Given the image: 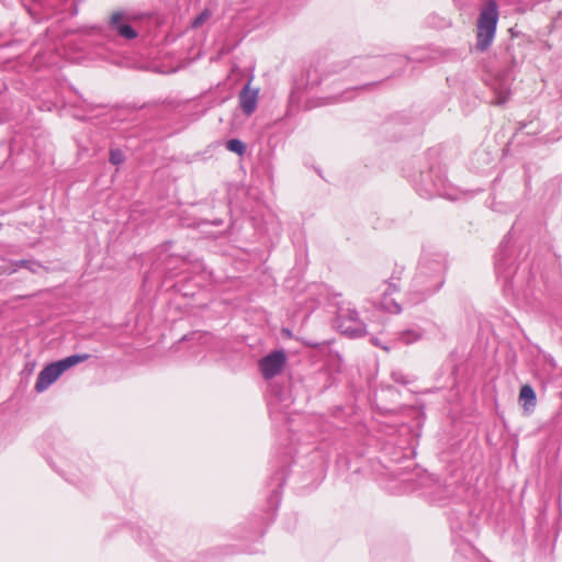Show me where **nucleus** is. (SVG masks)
<instances>
[{
	"label": "nucleus",
	"mask_w": 562,
	"mask_h": 562,
	"mask_svg": "<svg viewBox=\"0 0 562 562\" xmlns=\"http://www.w3.org/2000/svg\"><path fill=\"white\" fill-rule=\"evenodd\" d=\"M90 358V355H72L57 362L46 366L37 375L35 383V391L38 393L44 392L58 380V378L69 368L85 362Z\"/></svg>",
	"instance_id": "obj_1"
},
{
	"label": "nucleus",
	"mask_w": 562,
	"mask_h": 562,
	"mask_svg": "<svg viewBox=\"0 0 562 562\" xmlns=\"http://www.w3.org/2000/svg\"><path fill=\"white\" fill-rule=\"evenodd\" d=\"M497 20V7L495 2L490 1L481 11L477 20L476 48L479 50L483 52L492 44L496 32Z\"/></svg>",
	"instance_id": "obj_2"
},
{
	"label": "nucleus",
	"mask_w": 562,
	"mask_h": 562,
	"mask_svg": "<svg viewBox=\"0 0 562 562\" xmlns=\"http://www.w3.org/2000/svg\"><path fill=\"white\" fill-rule=\"evenodd\" d=\"M286 363V353L284 350H274L259 360V370L266 380H271L279 375Z\"/></svg>",
	"instance_id": "obj_3"
},
{
	"label": "nucleus",
	"mask_w": 562,
	"mask_h": 562,
	"mask_svg": "<svg viewBox=\"0 0 562 562\" xmlns=\"http://www.w3.org/2000/svg\"><path fill=\"white\" fill-rule=\"evenodd\" d=\"M259 89L251 88L250 81L244 87L239 94V102L243 111L250 115L257 108Z\"/></svg>",
	"instance_id": "obj_4"
},
{
	"label": "nucleus",
	"mask_w": 562,
	"mask_h": 562,
	"mask_svg": "<svg viewBox=\"0 0 562 562\" xmlns=\"http://www.w3.org/2000/svg\"><path fill=\"white\" fill-rule=\"evenodd\" d=\"M519 400L522 403V407L525 411H530L536 406L537 396L535 390L529 385L525 384L520 387Z\"/></svg>",
	"instance_id": "obj_5"
},
{
	"label": "nucleus",
	"mask_w": 562,
	"mask_h": 562,
	"mask_svg": "<svg viewBox=\"0 0 562 562\" xmlns=\"http://www.w3.org/2000/svg\"><path fill=\"white\" fill-rule=\"evenodd\" d=\"M339 326L342 333L350 337H361L366 335V327L362 323H358L355 326H349L345 322H341Z\"/></svg>",
	"instance_id": "obj_6"
},
{
	"label": "nucleus",
	"mask_w": 562,
	"mask_h": 562,
	"mask_svg": "<svg viewBox=\"0 0 562 562\" xmlns=\"http://www.w3.org/2000/svg\"><path fill=\"white\" fill-rule=\"evenodd\" d=\"M226 148L233 153L238 154L239 156L244 155L246 151L245 144L239 139H229L226 143Z\"/></svg>",
	"instance_id": "obj_7"
},
{
	"label": "nucleus",
	"mask_w": 562,
	"mask_h": 562,
	"mask_svg": "<svg viewBox=\"0 0 562 562\" xmlns=\"http://www.w3.org/2000/svg\"><path fill=\"white\" fill-rule=\"evenodd\" d=\"M125 19H126L125 14L123 12H121V11L113 12L110 16V24L112 27L117 30L119 26L124 24L123 22L125 21Z\"/></svg>",
	"instance_id": "obj_8"
},
{
	"label": "nucleus",
	"mask_w": 562,
	"mask_h": 562,
	"mask_svg": "<svg viewBox=\"0 0 562 562\" xmlns=\"http://www.w3.org/2000/svg\"><path fill=\"white\" fill-rule=\"evenodd\" d=\"M211 16V11L209 9H204L200 15H198L193 22L192 27L196 29L204 24Z\"/></svg>",
	"instance_id": "obj_9"
},
{
	"label": "nucleus",
	"mask_w": 562,
	"mask_h": 562,
	"mask_svg": "<svg viewBox=\"0 0 562 562\" xmlns=\"http://www.w3.org/2000/svg\"><path fill=\"white\" fill-rule=\"evenodd\" d=\"M116 31L120 33V35L128 40L135 38L137 36L136 32L127 24H122Z\"/></svg>",
	"instance_id": "obj_10"
},
{
	"label": "nucleus",
	"mask_w": 562,
	"mask_h": 562,
	"mask_svg": "<svg viewBox=\"0 0 562 562\" xmlns=\"http://www.w3.org/2000/svg\"><path fill=\"white\" fill-rule=\"evenodd\" d=\"M125 160V156L123 155V153L120 150V149H112L110 151V161L113 164V165H121L123 164Z\"/></svg>",
	"instance_id": "obj_11"
},
{
	"label": "nucleus",
	"mask_w": 562,
	"mask_h": 562,
	"mask_svg": "<svg viewBox=\"0 0 562 562\" xmlns=\"http://www.w3.org/2000/svg\"><path fill=\"white\" fill-rule=\"evenodd\" d=\"M357 316H358L357 312H352L350 315V318L356 321Z\"/></svg>",
	"instance_id": "obj_12"
}]
</instances>
